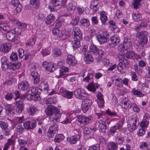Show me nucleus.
<instances>
[{
  "label": "nucleus",
  "mask_w": 150,
  "mask_h": 150,
  "mask_svg": "<svg viewBox=\"0 0 150 150\" xmlns=\"http://www.w3.org/2000/svg\"><path fill=\"white\" fill-rule=\"evenodd\" d=\"M69 70V69L67 67H65L64 66H62L60 67L59 70V76L61 77L65 72H67Z\"/></svg>",
  "instance_id": "3c124183"
},
{
  "label": "nucleus",
  "mask_w": 150,
  "mask_h": 150,
  "mask_svg": "<svg viewBox=\"0 0 150 150\" xmlns=\"http://www.w3.org/2000/svg\"><path fill=\"white\" fill-rule=\"evenodd\" d=\"M16 82V80L13 76H6L4 83L9 86L14 83Z\"/></svg>",
  "instance_id": "f3484780"
},
{
  "label": "nucleus",
  "mask_w": 150,
  "mask_h": 150,
  "mask_svg": "<svg viewBox=\"0 0 150 150\" xmlns=\"http://www.w3.org/2000/svg\"><path fill=\"white\" fill-rule=\"evenodd\" d=\"M80 137L79 134H75L73 136L68 137L67 140L69 143L71 144H75L80 139Z\"/></svg>",
  "instance_id": "4468645a"
},
{
  "label": "nucleus",
  "mask_w": 150,
  "mask_h": 150,
  "mask_svg": "<svg viewBox=\"0 0 150 150\" xmlns=\"http://www.w3.org/2000/svg\"><path fill=\"white\" fill-rule=\"evenodd\" d=\"M80 23L81 25L86 28H88L90 25L89 20L84 18H82L81 19Z\"/></svg>",
  "instance_id": "ea45409f"
},
{
  "label": "nucleus",
  "mask_w": 150,
  "mask_h": 150,
  "mask_svg": "<svg viewBox=\"0 0 150 150\" xmlns=\"http://www.w3.org/2000/svg\"><path fill=\"white\" fill-rule=\"evenodd\" d=\"M27 98L28 100H34L35 101L39 99V98L33 94H28L27 96Z\"/></svg>",
  "instance_id": "864d4df0"
},
{
  "label": "nucleus",
  "mask_w": 150,
  "mask_h": 150,
  "mask_svg": "<svg viewBox=\"0 0 150 150\" xmlns=\"http://www.w3.org/2000/svg\"><path fill=\"white\" fill-rule=\"evenodd\" d=\"M42 66L47 71L50 72L54 71L56 69L55 65L53 63L47 61H44L42 62Z\"/></svg>",
  "instance_id": "39448f33"
},
{
  "label": "nucleus",
  "mask_w": 150,
  "mask_h": 150,
  "mask_svg": "<svg viewBox=\"0 0 150 150\" xmlns=\"http://www.w3.org/2000/svg\"><path fill=\"white\" fill-rule=\"evenodd\" d=\"M52 32L53 35H56L57 37H59V38H61L63 35V34L62 33V32L56 28H54L53 29Z\"/></svg>",
  "instance_id": "e433bc0d"
},
{
  "label": "nucleus",
  "mask_w": 150,
  "mask_h": 150,
  "mask_svg": "<svg viewBox=\"0 0 150 150\" xmlns=\"http://www.w3.org/2000/svg\"><path fill=\"white\" fill-rule=\"evenodd\" d=\"M0 28L5 31H8L10 29L9 26L7 23H1Z\"/></svg>",
  "instance_id": "4d7b16f0"
},
{
  "label": "nucleus",
  "mask_w": 150,
  "mask_h": 150,
  "mask_svg": "<svg viewBox=\"0 0 150 150\" xmlns=\"http://www.w3.org/2000/svg\"><path fill=\"white\" fill-rule=\"evenodd\" d=\"M55 19V17L52 14H50L47 16L45 23L47 24L50 25L54 21Z\"/></svg>",
  "instance_id": "bb28decb"
},
{
  "label": "nucleus",
  "mask_w": 150,
  "mask_h": 150,
  "mask_svg": "<svg viewBox=\"0 0 150 150\" xmlns=\"http://www.w3.org/2000/svg\"><path fill=\"white\" fill-rule=\"evenodd\" d=\"M139 87L140 88H141V90L144 92L148 93L150 91V89L149 87L147 86H146L144 83H139Z\"/></svg>",
  "instance_id": "473e14b6"
},
{
  "label": "nucleus",
  "mask_w": 150,
  "mask_h": 150,
  "mask_svg": "<svg viewBox=\"0 0 150 150\" xmlns=\"http://www.w3.org/2000/svg\"><path fill=\"white\" fill-rule=\"evenodd\" d=\"M76 7L75 4L71 2L69 3L67 6V8L69 11L74 10L75 8Z\"/></svg>",
  "instance_id": "338daca9"
},
{
  "label": "nucleus",
  "mask_w": 150,
  "mask_h": 150,
  "mask_svg": "<svg viewBox=\"0 0 150 150\" xmlns=\"http://www.w3.org/2000/svg\"><path fill=\"white\" fill-rule=\"evenodd\" d=\"M72 32L74 33V38L75 39L81 40L82 38V33L78 27H74Z\"/></svg>",
  "instance_id": "9b49d317"
},
{
  "label": "nucleus",
  "mask_w": 150,
  "mask_h": 150,
  "mask_svg": "<svg viewBox=\"0 0 150 150\" xmlns=\"http://www.w3.org/2000/svg\"><path fill=\"white\" fill-rule=\"evenodd\" d=\"M96 130V129H92L88 127L85 128L83 129L84 132L86 135L85 136L89 138L93 137L94 132Z\"/></svg>",
  "instance_id": "dca6fc26"
},
{
  "label": "nucleus",
  "mask_w": 150,
  "mask_h": 150,
  "mask_svg": "<svg viewBox=\"0 0 150 150\" xmlns=\"http://www.w3.org/2000/svg\"><path fill=\"white\" fill-rule=\"evenodd\" d=\"M126 50L128 49L130 47L132 44L127 40H125L123 43Z\"/></svg>",
  "instance_id": "774afa93"
},
{
  "label": "nucleus",
  "mask_w": 150,
  "mask_h": 150,
  "mask_svg": "<svg viewBox=\"0 0 150 150\" xmlns=\"http://www.w3.org/2000/svg\"><path fill=\"white\" fill-rule=\"evenodd\" d=\"M36 40V37L35 36H33L31 37L26 43V45L29 46H32L34 45L35 44Z\"/></svg>",
  "instance_id": "a19ab883"
},
{
  "label": "nucleus",
  "mask_w": 150,
  "mask_h": 150,
  "mask_svg": "<svg viewBox=\"0 0 150 150\" xmlns=\"http://www.w3.org/2000/svg\"><path fill=\"white\" fill-rule=\"evenodd\" d=\"M133 19L135 21H139L142 19V15L140 14L136 13L132 14Z\"/></svg>",
  "instance_id": "5fc2aeb1"
},
{
  "label": "nucleus",
  "mask_w": 150,
  "mask_h": 150,
  "mask_svg": "<svg viewBox=\"0 0 150 150\" xmlns=\"http://www.w3.org/2000/svg\"><path fill=\"white\" fill-rule=\"evenodd\" d=\"M98 4V2L96 1H92L90 6V7L94 11H96L98 9L97 7Z\"/></svg>",
  "instance_id": "a18cd8bd"
},
{
  "label": "nucleus",
  "mask_w": 150,
  "mask_h": 150,
  "mask_svg": "<svg viewBox=\"0 0 150 150\" xmlns=\"http://www.w3.org/2000/svg\"><path fill=\"white\" fill-rule=\"evenodd\" d=\"M93 71H92L91 74L88 73L87 76L83 79V81L86 82H88L90 79L93 78Z\"/></svg>",
  "instance_id": "6e6d98bb"
},
{
  "label": "nucleus",
  "mask_w": 150,
  "mask_h": 150,
  "mask_svg": "<svg viewBox=\"0 0 150 150\" xmlns=\"http://www.w3.org/2000/svg\"><path fill=\"white\" fill-rule=\"evenodd\" d=\"M111 44L115 45H117L120 42V39L119 36L117 35L112 36L111 38Z\"/></svg>",
  "instance_id": "c756f323"
},
{
  "label": "nucleus",
  "mask_w": 150,
  "mask_h": 150,
  "mask_svg": "<svg viewBox=\"0 0 150 150\" xmlns=\"http://www.w3.org/2000/svg\"><path fill=\"white\" fill-rule=\"evenodd\" d=\"M66 61L67 63L70 66H75L77 63L75 57L71 54L67 56Z\"/></svg>",
  "instance_id": "ddd939ff"
},
{
  "label": "nucleus",
  "mask_w": 150,
  "mask_h": 150,
  "mask_svg": "<svg viewBox=\"0 0 150 150\" xmlns=\"http://www.w3.org/2000/svg\"><path fill=\"white\" fill-rule=\"evenodd\" d=\"M108 34L105 31L100 30L97 32L96 37L100 44H103L106 42L108 38Z\"/></svg>",
  "instance_id": "f03ea898"
},
{
  "label": "nucleus",
  "mask_w": 150,
  "mask_h": 150,
  "mask_svg": "<svg viewBox=\"0 0 150 150\" xmlns=\"http://www.w3.org/2000/svg\"><path fill=\"white\" fill-rule=\"evenodd\" d=\"M121 106L122 108L125 109H127L131 107V102L128 99H123L122 101Z\"/></svg>",
  "instance_id": "412c9836"
},
{
  "label": "nucleus",
  "mask_w": 150,
  "mask_h": 150,
  "mask_svg": "<svg viewBox=\"0 0 150 150\" xmlns=\"http://www.w3.org/2000/svg\"><path fill=\"white\" fill-rule=\"evenodd\" d=\"M11 4L13 7V13L15 15L20 12L21 11L22 6L18 0H12Z\"/></svg>",
  "instance_id": "0eeeda50"
},
{
  "label": "nucleus",
  "mask_w": 150,
  "mask_h": 150,
  "mask_svg": "<svg viewBox=\"0 0 150 150\" xmlns=\"http://www.w3.org/2000/svg\"><path fill=\"white\" fill-rule=\"evenodd\" d=\"M36 121L34 120H31L30 121H27L23 124V126L27 129L35 128L36 126Z\"/></svg>",
  "instance_id": "1a4fd4ad"
},
{
  "label": "nucleus",
  "mask_w": 150,
  "mask_h": 150,
  "mask_svg": "<svg viewBox=\"0 0 150 150\" xmlns=\"http://www.w3.org/2000/svg\"><path fill=\"white\" fill-rule=\"evenodd\" d=\"M112 81L114 82L115 80V84L116 86L118 87H121L122 86V79L119 78L115 77L112 78Z\"/></svg>",
  "instance_id": "cd10ccee"
},
{
  "label": "nucleus",
  "mask_w": 150,
  "mask_h": 150,
  "mask_svg": "<svg viewBox=\"0 0 150 150\" xmlns=\"http://www.w3.org/2000/svg\"><path fill=\"white\" fill-rule=\"evenodd\" d=\"M149 124V121L148 120L144 117L143 120L140 123V126L142 128L145 129L148 127Z\"/></svg>",
  "instance_id": "2f4dec72"
},
{
  "label": "nucleus",
  "mask_w": 150,
  "mask_h": 150,
  "mask_svg": "<svg viewBox=\"0 0 150 150\" xmlns=\"http://www.w3.org/2000/svg\"><path fill=\"white\" fill-rule=\"evenodd\" d=\"M37 111V108L33 106H30L28 110V112L29 114L32 115L36 114Z\"/></svg>",
  "instance_id": "c9c22d12"
},
{
  "label": "nucleus",
  "mask_w": 150,
  "mask_h": 150,
  "mask_svg": "<svg viewBox=\"0 0 150 150\" xmlns=\"http://www.w3.org/2000/svg\"><path fill=\"white\" fill-rule=\"evenodd\" d=\"M15 143V141L14 140L9 139L7 142L5 144L3 150H7L8 146L10 145H13Z\"/></svg>",
  "instance_id": "c03bdc74"
},
{
  "label": "nucleus",
  "mask_w": 150,
  "mask_h": 150,
  "mask_svg": "<svg viewBox=\"0 0 150 150\" xmlns=\"http://www.w3.org/2000/svg\"><path fill=\"white\" fill-rule=\"evenodd\" d=\"M57 101V100L55 97L50 98L47 100H46L45 103L46 104H55Z\"/></svg>",
  "instance_id": "052dcab7"
},
{
  "label": "nucleus",
  "mask_w": 150,
  "mask_h": 150,
  "mask_svg": "<svg viewBox=\"0 0 150 150\" xmlns=\"http://www.w3.org/2000/svg\"><path fill=\"white\" fill-rule=\"evenodd\" d=\"M128 64L129 62L127 59H124L123 61L119 62L117 66L118 71L120 72H122L125 67V65Z\"/></svg>",
  "instance_id": "aec40b11"
},
{
  "label": "nucleus",
  "mask_w": 150,
  "mask_h": 150,
  "mask_svg": "<svg viewBox=\"0 0 150 150\" xmlns=\"http://www.w3.org/2000/svg\"><path fill=\"white\" fill-rule=\"evenodd\" d=\"M40 86L41 88L42 89L45 91H47L49 90V85L46 81H44L42 82L40 85Z\"/></svg>",
  "instance_id": "4c0bfd02"
},
{
  "label": "nucleus",
  "mask_w": 150,
  "mask_h": 150,
  "mask_svg": "<svg viewBox=\"0 0 150 150\" xmlns=\"http://www.w3.org/2000/svg\"><path fill=\"white\" fill-rule=\"evenodd\" d=\"M1 69L5 71L8 69H10V67H11L10 63L9 62L6 57H2L1 58Z\"/></svg>",
  "instance_id": "9d476101"
},
{
  "label": "nucleus",
  "mask_w": 150,
  "mask_h": 150,
  "mask_svg": "<svg viewBox=\"0 0 150 150\" xmlns=\"http://www.w3.org/2000/svg\"><path fill=\"white\" fill-rule=\"evenodd\" d=\"M125 57L129 59L133 58L135 55V53L132 51H127L126 53H125Z\"/></svg>",
  "instance_id": "de8ad7c7"
},
{
  "label": "nucleus",
  "mask_w": 150,
  "mask_h": 150,
  "mask_svg": "<svg viewBox=\"0 0 150 150\" xmlns=\"http://www.w3.org/2000/svg\"><path fill=\"white\" fill-rule=\"evenodd\" d=\"M24 120V117H18L14 118L13 120V122L14 123L16 124L20 123L22 122Z\"/></svg>",
  "instance_id": "69168bd1"
},
{
  "label": "nucleus",
  "mask_w": 150,
  "mask_h": 150,
  "mask_svg": "<svg viewBox=\"0 0 150 150\" xmlns=\"http://www.w3.org/2000/svg\"><path fill=\"white\" fill-rule=\"evenodd\" d=\"M98 48L97 46L94 44H91L89 47L88 52L92 55L96 54L98 51Z\"/></svg>",
  "instance_id": "a878e982"
},
{
  "label": "nucleus",
  "mask_w": 150,
  "mask_h": 150,
  "mask_svg": "<svg viewBox=\"0 0 150 150\" xmlns=\"http://www.w3.org/2000/svg\"><path fill=\"white\" fill-rule=\"evenodd\" d=\"M93 119L91 116H85L82 115H79L77 116V120L81 124L85 125L88 124L91 122Z\"/></svg>",
  "instance_id": "7ed1b4c3"
},
{
  "label": "nucleus",
  "mask_w": 150,
  "mask_h": 150,
  "mask_svg": "<svg viewBox=\"0 0 150 150\" xmlns=\"http://www.w3.org/2000/svg\"><path fill=\"white\" fill-rule=\"evenodd\" d=\"M0 126L2 129L6 130L8 128V124L6 122L1 121L0 122Z\"/></svg>",
  "instance_id": "e2e57ef3"
},
{
  "label": "nucleus",
  "mask_w": 150,
  "mask_h": 150,
  "mask_svg": "<svg viewBox=\"0 0 150 150\" xmlns=\"http://www.w3.org/2000/svg\"><path fill=\"white\" fill-rule=\"evenodd\" d=\"M74 95L76 98L79 99H83L84 96L81 94V89L79 88L76 89L74 92Z\"/></svg>",
  "instance_id": "7c9ffc66"
},
{
  "label": "nucleus",
  "mask_w": 150,
  "mask_h": 150,
  "mask_svg": "<svg viewBox=\"0 0 150 150\" xmlns=\"http://www.w3.org/2000/svg\"><path fill=\"white\" fill-rule=\"evenodd\" d=\"M84 59L85 62L87 64L92 63L94 60V58L92 54L89 52L85 53L84 54Z\"/></svg>",
  "instance_id": "2eb2a0df"
},
{
  "label": "nucleus",
  "mask_w": 150,
  "mask_h": 150,
  "mask_svg": "<svg viewBox=\"0 0 150 150\" xmlns=\"http://www.w3.org/2000/svg\"><path fill=\"white\" fill-rule=\"evenodd\" d=\"M103 112L96 113L98 119V127L100 131L102 132H105L106 131L107 126L105 125L106 123L109 124L111 122L110 120L106 118H103L102 115Z\"/></svg>",
  "instance_id": "f257e3e1"
},
{
  "label": "nucleus",
  "mask_w": 150,
  "mask_h": 150,
  "mask_svg": "<svg viewBox=\"0 0 150 150\" xmlns=\"http://www.w3.org/2000/svg\"><path fill=\"white\" fill-rule=\"evenodd\" d=\"M118 124L116 125L112 126L110 129V132L111 133L114 134L116 132V131L117 129L120 128L122 126V124L118 126Z\"/></svg>",
  "instance_id": "09e8293b"
},
{
  "label": "nucleus",
  "mask_w": 150,
  "mask_h": 150,
  "mask_svg": "<svg viewBox=\"0 0 150 150\" xmlns=\"http://www.w3.org/2000/svg\"><path fill=\"white\" fill-rule=\"evenodd\" d=\"M29 87V84L26 81H22L18 85V88L23 91L27 90Z\"/></svg>",
  "instance_id": "6ab92c4d"
},
{
  "label": "nucleus",
  "mask_w": 150,
  "mask_h": 150,
  "mask_svg": "<svg viewBox=\"0 0 150 150\" xmlns=\"http://www.w3.org/2000/svg\"><path fill=\"white\" fill-rule=\"evenodd\" d=\"M46 115L51 116L54 113L53 106L52 105H49L47 107L45 110Z\"/></svg>",
  "instance_id": "f704fd0d"
},
{
  "label": "nucleus",
  "mask_w": 150,
  "mask_h": 150,
  "mask_svg": "<svg viewBox=\"0 0 150 150\" xmlns=\"http://www.w3.org/2000/svg\"><path fill=\"white\" fill-rule=\"evenodd\" d=\"M10 64L11 67H10V69H12L13 70L19 68L21 66V64L20 62L13 64L10 63Z\"/></svg>",
  "instance_id": "37998d69"
},
{
  "label": "nucleus",
  "mask_w": 150,
  "mask_h": 150,
  "mask_svg": "<svg viewBox=\"0 0 150 150\" xmlns=\"http://www.w3.org/2000/svg\"><path fill=\"white\" fill-rule=\"evenodd\" d=\"M5 108L6 110V114L9 117H12L15 114L16 111L14 107L12 105L7 104L5 105Z\"/></svg>",
  "instance_id": "f8f14e48"
},
{
  "label": "nucleus",
  "mask_w": 150,
  "mask_h": 150,
  "mask_svg": "<svg viewBox=\"0 0 150 150\" xmlns=\"http://www.w3.org/2000/svg\"><path fill=\"white\" fill-rule=\"evenodd\" d=\"M142 2V0H134L132 4L134 8H137Z\"/></svg>",
  "instance_id": "13d9d810"
},
{
  "label": "nucleus",
  "mask_w": 150,
  "mask_h": 150,
  "mask_svg": "<svg viewBox=\"0 0 150 150\" xmlns=\"http://www.w3.org/2000/svg\"><path fill=\"white\" fill-rule=\"evenodd\" d=\"M137 119L136 117L130 119L128 121V127L130 132H133L137 128L136 123Z\"/></svg>",
  "instance_id": "6e6552de"
},
{
  "label": "nucleus",
  "mask_w": 150,
  "mask_h": 150,
  "mask_svg": "<svg viewBox=\"0 0 150 150\" xmlns=\"http://www.w3.org/2000/svg\"><path fill=\"white\" fill-rule=\"evenodd\" d=\"M7 39L10 41H13L16 44H17L19 42V38L16 36L14 30L8 32L6 35Z\"/></svg>",
  "instance_id": "20e7f679"
},
{
  "label": "nucleus",
  "mask_w": 150,
  "mask_h": 150,
  "mask_svg": "<svg viewBox=\"0 0 150 150\" xmlns=\"http://www.w3.org/2000/svg\"><path fill=\"white\" fill-rule=\"evenodd\" d=\"M3 52L4 53H7L10 51L11 45L9 43H5L2 45Z\"/></svg>",
  "instance_id": "b1692460"
},
{
  "label": "nucleus",
  "mask_w": 150,
  "mask_h": 150,
  "mask_svg": "<svg viewBox=\"0 0 150 150\" xmlns=\"http://www.w3.org/2000/svg\"><path fill=\"white\" fill-rule=\"evenodd\" d=\"M23 128L22 127V125L21 124H19L18 125H17L15 127L14 130L15 132L17 133H22L23 130Z\"/></svg>",
  "instance_id": "49530a36"
},
{
  "label": "nucleus",
  "mask_w": 150,
  "mask_h": 150,
  "mask_svg": "<svg viewBox=\"0 0 150 150\" xmlns=\"http://www.w3.org/2000/svg\"><path fill=\"white\" fill-rule=\"evenodd\" d=\"M81 40H75L72 41V47L74 50L78 48L80 46V41Z\"/></svg>",
  "instance_id": "79ce46f5"
},
{
  "label": "nucleus",
  "mask_w": 150,
  "mask_h": 150,
  "mask_svg": "<svg viewBox=\"0 0 150 150\" xmlns=\"http://www.w3.org/2000/svg\"><path fill=\"white\" fill-rule=\"evenodd\" d=\"M139 147L143 150H150V145L146 142H142Z\"/></svg>",
  "instance_id": "58836bf2"
},
{
  "label": "nucleus",
  "mask_w": 150,
  "mask_h": 150,
  "mask_svg": "<svg viewBox=\"0 0 150 150\" xmlns=\"http://www.w3.org/2000/svg\"><path fill=\"white\" fill-rule=\"evenodd\" d=\"M31 76L32 77L34 83H37L39 82L40 80V77L36 71H32L31 73Z\"/></svg>",
  "instance_id": "4be33fe9"
},
{
  "label": "nucleus",
  "mask_w": 150,
  "mask_h": 150,
  "mask_svg": "<svg viewBox=\"0 0 150 150\" xmlns=\"http://www.w3.org/2000/svg\"><path fill=\"white\" fill-rule=\"evenodd\" d=\"M92 101L88 99H85L82 101L81 104V107L83 112L85 113L90 108L92 104Z\"/></svg>",
  "instance_id": "423d86ee"
},
{
  "label": "nucleus",
  "mask_w": 150,
  "mask_h": 150,
  "mask_svg": "<svg viewBox=\"0 0 150 150\" xmlns=\"http://www.w3.org/2000/svg\"><path fill=\"white\" fill-rule=\"evenodd\" d=\"M58 128V125L55 124L51 126L49 129V130L53 132L54 134L57 131Z\"/></svg>",
  "instance_id": "680f3d73"
},
{
  "label": "nucleus",
  "mask_w": 150,
  "mask_h": 150,
  "mask_svg": "<svg viewBox=\"0 0 150 150\" xmlns=\"http://www.w3.org/2000/svg\"><path fill=\"white\" fill-rule=\"evenodd\" d=\"M106 148L108 150H117L118 146L115 142H111L108 143L106 146Z\"/></svg>",
  "instance_id": "5701e85b"
},
{
  "label": "nucleus",
  "mask_w": 150,
  "mask_h": 150,
  "mask_svg": "<svg viewBox=\"0 0 150 150\" xmlns=\"http://www.w3.org/2000/svg\"><path fill=\"white\" fill-rule=\"evenodd\" d=\"M132 92L134 95L138 96L139 97H142L144 96V94L135 88H133Z\"/></svg>",
  "instance_id": "0e129e2a"
},
{
  "label": "nucleus",
  "mask_w": 150,
  "mask_h": 150,
  "mask_svg": "<svg viewBox=\"0 0 150 150\" xmlns=\"http://www.w3.org/2000/svg\"><path fill=\"white\" fill-rule=\"evenodd\" d=\"M61 114H55L53 117L52 122L54 123L55 124L60 121V118L61 117Z\"/></svg>",
  "instance_id": "603ef678"
},
{
  "label": "nucleus",
  "mask_w": 150,
  "mask_h": 150,
  "mask_svg": "<svg viewBox=\"0 0 150 150\" xmlns=\"http://www.w3.org/2000/svg\"><path fill=\"white\" fill-rule=\"evenodd\" d=\"M64 137L62 134H59L56 136L54 138V141L56 142H59L64 139Z\"/></svg>",
  "instance_id": "bf43d9fd"
},
{
  "label": "nucleus",
  "mask_w": 150,
  "mask_h": 150,
  "mask_svg": "<svg viewBox=\"0 0 150 150\" xmlns=\"http://www.w3.org/2000/svg\"><path fill=\"white\" fill-rule=\"evenodd\" d=\"M100 19L103 24H105L107 20V17L105 11H102L100 13Z\"/></svg>",
  "instance_id": "c85d7f7f"
},
{
  "label": "nucleus",
  "mask_w": 150,
  "mask_h": 150,
  "mask_svg": "<svg viewBox=\"0 0 150 150\" xmlns=\"http://www.w3.org/2000/svg\"><path fill=\"white\" fill-rule=\"evenodd\" d=\"M30 4L32 5L34 7L38 8L40 5L39 0H30Z\"/></svg>",
  "instance_id": "8fccbe9b"
},
{
  "label": "nucleus",
  "mask_w": 150,
  "mask_h": 150,
  "mask_svg": "<svg viewBox=\"0 0 150 150\" xmlns=\"http://www.w3.org/2000/svg\"><path fill=\"white\" fill-rule=\"evenodd\" d=\"M16 105L17 110L18 113L21 112L23 109V105L22 101H18L16 102Z\"/></svg>",
  "instance_id": "393cba45"
},
{
  "label": "nucleus",
  "mask_w": 150,
  "mask_h": 150,
  "mask_svg": "<svg viewBox=\"0 0 150 150\" xmlns=\"http://www.w3.org/2000/svg\"><path fill=\"white\" fill-rule=\"evenodd\" d=\"M63 3V0H52L51 4L52 6L54 7L61 5Z\"/></svg>",
  "instance_id": "72a5a7b5"
},
{
  "label": "nucleus",
  "mask_w": 150,
  "mask_h": 150,
  "mask_svg": "<svg viewBox=\"0 0 150 150\" xmlns=\"http://www.w3.org/2000/svg\"><path fill=\"white\" fill-rule=\"evenodd\" d=\"M99 84L97 83H90L87 86V88L91 92H95L96 91V88L99 87Z\"/></svg>",
  "instance_id": "a211bd4d"
}]
</instances>
